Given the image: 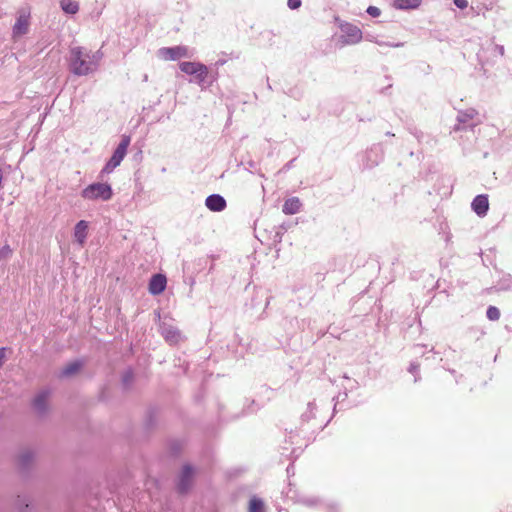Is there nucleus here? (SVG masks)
Listing matches in <instances>:
<instances>
[{"label": "nucleus", "mask_w": 512, "mask_h": 512, "mask_svg": "<svg viewBox=\"0 0 512 512\" xmlns=\"http://www.w3.org/2000/svg\"><path fill=\"white\" fill-rule=\"evenodd\" d=\"M97 53H91L82 47H72L70 49L69 68L77 76H85L97 69Z\"/></svg>", "instance_id": "obj_1"}, {"label": "nucleus", "mask_w": 512, "mask_h": 512, "mask_svg": "<svg viewBox=\"0 0 512 512\" xmlns=\"http://www.w3.org/2000/svg\"><path fill=\"white\" fill-rule=\"evenodd\" d=\"M112 196L111 185L103 182L92 183L81 191V197L89 201H109Z\"/></svg>", "instance_id": "obj_2"}, {"label": "nucleus", "mask_w": 512, "mask_h": 512, "mask_svg": "<svg viewBox=\"0 0 512 512\" xmlns=\"http://www.w3.org/2000/svg\"><path fill=\"white\" fill-rule=\"evenodd\" d=\"M131 138L128 135H122L121 141L114 150L111 158L103 167L101 174H109L111 173L117 166L120 165L122 160L124 159L128 146L130 145Z\"/></svg>", "instance_id": "obj_3"}, {"label": "nucleus", "mask_w": 512, "mask_h": 512, "mask_svg": "<svg viewBox=\"0 0 512 512\" xmlns=\"http://www.w3.org/2000/svg\"><path fill=\"white\" fill-rule=\"evenodd\" d=\"M342 43L352 45L359 43L362 39V31L356 25L345 23L341 25Z\"/></svg>", "instance_id": "obj_4"}, {"label": "nucleus", "mask_w": 512, "mask_h": 512, "mask_svg": "<svg viewBox=\"0 0 512 512\" xmlns=\"http://www.w3.org/2000/svg\"><path fill=\"white\" fill-rule=\"evenodd\" d=\"M194 468L190 464H185L179 475L177 489L181 494L187 493L193 484Z\"/></svg>", "instance_id": "obj_5"}, {"label": "nucleus", "mask_w": 512, "mask_h": 512, "mask_svg": "<svg viewBox=\"0 0 512 512\" xmlns=\"http://www.w3.org/2000/svg\"><path fill=\"white\" fill-rule=\"evenodd\" d=\"M160 55L166 60H178L188 57V48L185 46L164 47L159 50Z\"/></svg>", "instance_id": "obj_6"}, {"label": "nucleus", "mask_w": 512, "mask_h": 512, "mask_svg": "<svg viewBox=\"0 0 512 512\" xmlns=\"http://www.w3.org/2000/svg\"><path fill=\"white\" fill-rule=\"evenodd\" d=\"M166 285V276L164 274L157 273L151 277L148 285V290L152 295H159L166 289Z\"/></svg>", "instance_id": "obj_7"}, {"label": "nucleus", "mask_w": 512, "mask_h": 512, "mask_svg": "<svg viewBox=\"0 0 512 512\" xmlns=\"http://www.w3.org/2000/svg\"><path fill=\"white\" fill-rule=\"evenodd\" d=\"M49 394V390H42L33 399V408L39 416H44L48 411L47 399Z\"/></svg>", "instance_id": "obj_8"}, {"label": "nucleus", "mask_w": 512, "mask_h": 512, "mask_svg": "<svg viewBox=\"0 0 512 512\" xmlns=\"http://www.w3.org/2000/svg\"><path fill=\"white\" fill-rule=\"evenodd\" d=\"M206 207L213 212H221L226 206V200L223 196L219 194H211L205 200Z\"/></svg>", "instance_id": "obj_9"}, {"label": "nucleus", "mask_w": 512, "mask_h": 512, "mask_svg": "<svg viewBox=\"0 0 512 512\" xmlns=\"http://www.w3.org/2000/svg\"><path fill=\"white\" fill-rule=\"evenodd\" d=\"M471 207H472L473 211L478 216H485L489 209L488 195H486V194L477 195L473 199Z\"/></svg>", "instance_id": "obj_10"}, {"label": "nucleus", "mask_w": 512, "mask_h": 512, "mask_svg": "<svg viewBox=\"0 0 512 512\" xmlns=\"http://www.w3.org/2000/svg\"><path fill=\"white\" fill-rule=\"evenodd\" d=\"M84 366L83 360H75L70 363H68L65 367L62 368V370L59 372L58 377L60 379L70 378L74 375H76Z\"/></svg>", "instance_id": "obj_11"}, {"label": "nucleus", "mask_w": 512, "mask_h": 512, "mask_svg": "<svg viewBox=\"0 0 512 512\" xmlns=\"http://www.w3.org/2000/svg\"><path fill=\"white\" fill-rule=\"evenodd\" d=\"M29 29V14L21 12L13 26V35L22 36L28 32Z\"/></svg>", "instance_id": "obj_12"}, {"label": "nucleus", "mask_w": 512, "mask_h": 512, "mask_svg": "<svg viewBox=\"0 0 512 512\" xmlns=\"http://www.w3.org/2000/svg\"><path fill=\"white\" fill-rule=\"evenodd\" d=\"M476 114L477 112L474 109L459 111L457 115V124L454 126V130L459 131L465 129Z\"/></svg>", "instance_id": "obj_13"}, {"label": "nucleus", "mask_w": 512, "mask_h": 512, "mask_svg": "<svg viewBox=\"0 0 512 512\" xmlns=\"http://www.w3.org/2000/svg\"><path fill=\"white\" fill-rule=\"evenodd\" d=\"M301 201L298 197H291L285 200L282 211L286 215H294L301 209Z\"/></svg>", "instance_id": "obj_14"}, {"label": "nucleus", "mask_w": 512, "mask_h": 512, "mask_svg": "<svg viewBox=\"0 0 512 512\" xmlns=\"http://www.w3.org/2000/svg\"><path fill=\"white\" fill-rule=\"evenodd\" d=\"M35 453L31 449H24L18 455V465L20 469L27 470L33 463Z\"/></svg>", "instance_id": "obj_15"}, {"label": "nucleus", "mask_w": 512, "mask_h": 512, "mask_svg": "<svg viewBox=\"0 0 512 512\" xmlns=\"http://www.w3.org/2000/svg\"><path fill=\"white\" fill-rule=\"evenodd\" d=\"M88 223L85 220H80L74 228V237L76 241L83 245L87 238Z\"/></svg>", "instance_id": "obj_16"}, {"label": "nucleus", "mask_w": 512, "mask_h": 512, "mask_svg": "<svg viewBox=\"0 0 512 512\" xmlns=\"http://www.w3.org/2000/svg\"><path fill=\"white\" fill-rule=\"evenodd\" d=\"M161 334L170 343H176L180 338V332L173 326L163 325L161 327Z\"/></svg>", "instance_id": "obj_17"}, {"label": "nucleus", "mask_w": 512, "mask_h": 512, "mask_svg": "<svg viewBox=\"0 0 512 512\" xmlns=\"http://www.w3.org/2000/svg\"><path fill=\"white\" fill-rule=\"evenodd\" d=\"M422 3V0H395L394 7L399 10L416 9Z\"/></svg>", "instance_id": "obj_18"}, {"label": "nucleus", "mask_w": 512, "mask_h": 512, "mask_svg": "<svg viewBox=\"0 0 512 512\" xmlns=\"http://www.w3.org/2000/svg\"><path fill=\"white\" fill-rule=\"evenodd\" d=\"M61 9L67 14H76L79 11V4L72 0H61Z\"/></svg>", "instance_id": "obj_19"}, {"label": "nucleus", "mask_w": 512, "mask_h": 512, "mask_svg": "<svg viewBox=\"0 0 512 512\" xmlns=\"http://www.w3.org/2000/svg\"><path fill=\"white\" fill-rule=\"evenodd\" d=\"M200 65L201 63L196 62H182L180 63L179 68L183 73L188 75H195L198 68L202 69Z\"/></svg>", "instance_id": "obj_20"}, {"label": "nucleus", "mask_w": 512, "mask_h": 512, "mask_svg": "<svg viewBox=\"0 0 512 512\" xmlns=\"http://www.w3.org/2000/svg\"><path fill=\"white\" fill-rule=\"evenodd\" d=\"M200 66L202 69L198 68L194 76L198 84H204L208 75V68L204 64H201Z\"/></svg>", "instance_id": "obj_21"}, {"label": "nucleus", "mask_w": 512, "mask_h": 512, "mask_svg": "<svg viewBox=\"0 0 512 512\" xmlns=\"http://www.w3.org/2000/svg\"><path fill=\"white\" fill-rule=\"evenodd\" d=\"M264 503L259 498H252L249 503L250 512H262Z\"/></svg>", "instance_id": "obj_22"}, {"label": "nucleus", "mask_w": 512, "mask_h": 512, "mask_svg": "<svg viewBox=\"0 0 512 512\" xmlns=\"http://www.w3.org/2000/svg\"><path fill=\"white\" fill-rule=\"evenodd\" d=\"M13 255V249L9 244H5L0 249V262L9 260Z\"/></svg>", "instance_id": "obj_23"}, {"label": "nucleus", "mask_w": 512, "mask_h": 512, "mask_svg": "<svg viewBox=\"0 0 512 512\" xmlns=\"http://www.w3.org/2000/svg\"><path fill=\"white\" fill-rule=\"evenodd\" d=\"M486 316L491 321H497L500 318V310L495 306H489L486 311Z\"/></svg>", "instance_id": "obj_24"}, {"label": "nucleus", "mask_w": 512, "mask_h": 512, "mask_svg": "<svg viewBox=\"0 0 512 512\" xmlns=\"http://www.w3.org/2000/svg\"><path fill=\"white\" fill-rule=\"evenodd\" d=\"M316 409V405L314 402H309L308 405H307V412H305L303 415H302V418L304 420H309L311 418L314 417V410Z\"/></svg>", "instance_id": "obj_25"}, {"label": "nucleus", "mask_w": 512, "mask_h": 512, "mask_svg": "<svg viewBox=\"0 0 512 512\" xmlns=\"http://www.w3.org/2000/svg\"><path fill=\"white\" fill-rule=\"evenodd\" d=\"M132 380H133V372L131 370H127L122 376V382H123L124 386L130 385Z\"/></svg>", "instance_id": "obj_26"}, {"label": "nucleus", "mask_w": 512, "mask_h": 512, "mask_svg": "<svg viewBox=\"0 0 512 512\" xmlns=\"http://www.w3.org/2000/svg\"><path fill=\"white\" fill-rule=\"evenodd\" d=\"M366 12L372 17H378L381 14V10L376 6H369Z\"/></svg>", "instance_id": "obj_27"}, {"label": "nucleus", "mask_w": 512, "mask_h": 512, "mask_svg": "<svg viewBox=\"0 0 512 512\" xmlns=\"http://www.w3.org/2000/svg\"><path fill=\"white\" fill-rule=\"evenodd\" d=\"M408 370L410 373H412L415 376V382H417L418 381L417 374L419 371V365L416 363H411Z\"/></svg>", "instance_id": "obj_28"}, {"label": "nucleus", "mask_w": 512, "mask_h": 512, "mask_svg": "<svg viewBox=\"0 0 512 512\" xmlns=\"http://www.w3.org/2000/svg\"><path fill=\"white\" fill-rule=\"evenodd\" d=\"M287 5L291 10L298 9L301 6V0H288Z\"/></svg>", "instance_id": "obj_29"}, {"label": "nucleus", "mask_w": 512, "mask_h": 512, "mask_svg": "<svg viewBox=\"0 0 512 512\" xmlns=\"http://www.w3.org/2000/svg\"><path fill=\"white\" fill-rule=\"evenodd\" d=\"M494 50L499 54V56L503 57L505 55V48L503 45L495 44Z\"/></svg>", "instance_id": "obj_30"}, {"label": "nucleus", "mask_w": 512, "mask_h": 512, "mask_svg": "<svg viewBox=\"0 0 512 512\" xmlns=\"http://www.w3.org/2000/svg\"><path fill=\"white\" fill-rule=\"evenodd\" d=\"M454 4L460 9H465L468 6L467 0H454Z\"/></svg>", "instance_id": "obj_31"}, {"label": "nucleus", "mask_w": 512, "mask_h": 512, "mask_svg": "<svg viewBox=\"0 0 512 512\" xmlns=\"http://www.w3.org/2000/svg\"><path fill=\"white\" fill-rule=\"evenodd\" d=\"M387 46H388V47H395V48H397V47H402V46H404V43H403V42H397V43H391V42H389V44H387Z\"/></svg>", "instance_id": "obj_32"}, {"label": "nucleus", "mask_w": 512, "mask_h": 512, "mask_svg": "<svg viewBox=\"0 0 512 512\" xmlns=\"http://www.w3.org/2000/svg\"><path fill=\"white\" fill-rule=\"evenodd\" d=\"M4 357H5V348H0V367L3 364Z\"/></svg>", "instance_id": "obj_33"}, {"label": "nucleus", "mask_w": 512, "mask_h": 512, "mask_svg": "<svg viewBox=\"0 0 512 512\" xmlns=\"http://www.w3.org/2000/svg\"><path fill=\"white\" fill-rule=\"evenodd\" d=\"M376 44H378L379 46H387V44H389V42H384V41H375Z\"/></svg>", "instance_id": "obj_34"}]
</instances>
